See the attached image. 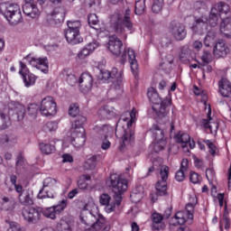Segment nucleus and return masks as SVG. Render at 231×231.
I'll return each instance as SVG.
<instances>
[{
	"label": "nucleus",
	"mask_w": 231,
	"mask_h": 231,
	"mask_svg": "<svg viewBox=\"0 0 231 231\" xmlns=\"http://www.w3.org/2000/svg\"><path fill=\"white\" fill-rule=\"evenodd\" d=\"M110 28L116 33H125V28L133 32V22L131 21V9H126L125 14L115 13L110 15Z\"/></svg>",
	"instance_id": "obj_1"
},
{
	"label": "nucleus",
	"mask_w": 231,
	"mask_h": 231,
	"mask_svg": "<svg viewBox=\"0 0 231 231\" xmlns=\"http://www.w3.org/2000/svg\"><path fill=\"white\" fill-rule=\"evenodd\" d=\"M0 14L5 17L11 26H17L19 23H23V14L19 5L14 3H1Z\"/></svg>",
	"instance_id": "obj_2"
},
{
	"label": "nucleus",
	"mask_w": 231,
	"mask_h": 231,
	"mask_svg": "<svg viewBox=\"0 0 231 231\" xmlns=\"http://www.w3.org/2000/svg\"><path fill=\"white\" fill-rule=\"evenodd\" d=\"M109 188L112 192H114V199L117 207H120L122 203V194L127 190V180L122 178L120 175L112 174L110 175Z\"/></svg>",
	"instance_id": "obj_3"
},
{
	"label": "nucleus",
	"mask_w": 231,
	"mask_h": 231,
	"mask_svg": "<svg viewBox=\"0 0 231 231\" xmlns=\"http://www.w3.org/2000/svg\"><path fill=\"white\" fill-rule=\"evenodd\" d=\"M124 77V71H118V69L113 68L111 71L109 70H100L98 76L99 80H107L108 82H113L112 89L122 93V80Z\"/></svg>",
	"instance_id": "obj_4"
},
{
	"label": "nucleus",
	"mask_w": 231,
	"mask_h": 231,
	"mask_svg": "<svg viewBox=\"0 0 231 231\" xmlns=\"http://www.w3.org/2000/svg\"><path fill=\"white\" fill-rule=\"evenodd\" d=\"M147 96L152 104H160L159 110H155L157 116L159 118H165V116H167V107L168 106H171L172 101L169 98H166L162 101V98H160L158 91H156L154 88H152L148 90Z\"/></svg>",
	"instance_id": "obj_5"
},
{
	"label": "nucleus",
	"mask_w": 231,
	"mask_h": 231,
	"mask_svg": "<svg viewBox=\"0 0 231 231\" xmlns=\"http://www.w3.org/2000/svg\"><path fill=\"white\" fill-rule=\"evenodd\" d=\"M230 12V7L225 2H219L214 4L211 7L208 17V25L211 28H216L219 24V17H221V14H226Z\"/></svg>",
	"instance_id": "obj_6"
},
{
	"label": "nucleus",
	"mask_w": 231,
	"mask_h": 231,
	"mask_svg": "<svg viewBox=\"0 0 231 231\" xmlns=\"http://www.w3.org/2000/svg\"><path fill=\"white\" fill-rule=\"evenodd\" d=\"M168 32L174 41H184L187 38V27L179 21H171L168 25Z\"/></svg>",
	"instance_id": "obj_7"
},
{
	"label": "nucleus",
	"mask_w": 231,
	"mask_h": 231,
	"mask_svg": "<svg viewBox=\"0 0 231 231\" xmlns=\"http://www.w3.org/2000/svg\"><path fill=\"white\" fill-rule=\"evenodd\" d=\"M161 180L155 183L156 196H169L167 191V180H169V167L162 166L160 169Z\"/></svg>",
	"instance_id": "obj_8"
},
{
	"label": "nucleus",
	"mask_w": 231,
	"mask_h": 231,
	"mask_svg": "<svg viewBox=\"0 0 231 231\" xmlns=\"http://www.w3.org/2000/svg\"><path fill=\"white\" fill-rule=\"evenodd\" d=\"M40 113L43 116H53L57 115V103L53 97H46L41 102Z\"/></svg>",
	"instance_id": "obj_9"
},
{
	"label": "nucleus",
	"mask_w": 231,
	"mask_h": 231,
	"mask_svg": "<svg viewBox=\"0 0 231 231\" xmlns=\"http://www.w3.org/2000/svg\"><path fill=\"white\" fill-rule=\"evenodd\" d=\"M208 26V16L201 15V16H195L194 22L191 26V30L194 33L198 35H203L205 32H207V28Z\"/></svg>",
	"instance_id": "obj_10"
},
{
	"label": "nucleus",
	"mask_w": 231,
	"mask_h": 231,
	"mask_svg": "<svg viewBox=\"0 0 231 231\" xmlns=\"http://www.w3.org/2000/svg\"><path fill=\"white\" fill-rule=\"evenodd\" d=\"M23 219L28 223H39L41 221V208H27L22 211Z\"/></svg>",
	"instance_id": "obj_11"
},
{
	"label": "nucleus",
	"mask_w": 231,
	"mask_h": 231,
	"mask_svg": "<svg viewBox=\"0 0 231 231\" xmlns=\"http://www.w3.org/2000/svg\"><path fill=\"white\" fill-rule=\"evenodd\" d=\"M127 55L128 60L131 65V70L133 73L138 69V61L136 60V52L133 49L125 50L122 54L121 64H125L127 62Z\"/></svg>",
	"instance_id": "obj_12"
},
{
	"label": "nucleus",
	"mask_w": 231,
	"mask_h": 231,
	"mask_svg": "<svg viewBox=\"0 0 231 231\" xmlns=\"http://www.w3.org/2000/svg\"><path fill=\"white\" fill-rule=\"evenodd\" d=\"M149 131L150 133H152L154 140L157 142V144H155V147H154L155 152H158V151H163L165 147H163V145H160V143H159V142H162L163 138H165V133L163 132V130L160 128L158 125H153Z\"/></svg>",
	"instance_id": "obj_13"
},
{
	"label": "nucleus",
	"mask_w": 231,
	"mask_h": 231,
	"mask_svg": "<svg viewBox=\"0 0 231 231\" xmlns=\"http://www.w3.org/2000/svg\"><path fill=\"white\" fill-rule=\"evenodd\" d=\"M25 59L29 61L31 66H33V68H37V69H41L42 73H48L49 69V63H48V58H30V56H26Z\"/></svg>",
	"instance_id": "obj_14"
},
{
	"label": "nucleus",
	"mask_w": 231,
	"mask_h": 231,
	"mask_svg": "<svg viewBox=\"0 0 231 231\" xmlns=\"http://www.w3.org/2000/svg\"><path fill=\"white\" fill-rule=\"evenodd\" d=\"M123 46L124 43L120 41V38L116 37V35H112L109 37L108 50L111 51V53H113V55L118 57L120 53H122Z\"/></svg>",
	"instance_id": "obj_15"
},
{
	"label": "nucleus",
	"mask_w": 231,
	"mask_h": 231,
	"mask_svg": "<svg viewBox=\"0 0 231 231\" xmlns=\"http://www.w3.org/2000/svg\"><path fill=\"white\" fill-rule=\"evenodd\" d=\"M33 0H25V4L23 5V12L28 17H32V19H35V17H39L41 12L37 5L32 3Z\"/></svg>",
	"instance_id": "obj_16"
},
{
	"label": "nucleus",
	"mask_w": 231,
	"mask_h": 231,
	"mask_svg": "<svg viewBox=\"0 0 231 231\" xmlns=\"http://www.w3.org/2000/svg\"><path fill=\"white\" fill-rule=\"evenodd\" d=\"M79 84L82 93H88L93 88V77L89 73H82L79 79Z\"/></svg>",
	"instance_id": "obj_17"
},
{
	"label": "nucleus",
	"mask_w": 231,
	"mask_h": 231,
	"mask_svg": "<svg viewBox=\"0 0 231 231\" xmlns=\"http://www.w3.org/2000/svg\"><path fill=\"white\" fill-rule=\"evenodd\" d=\"M91 226L87 231H109L110 227L106 226V217L102 215H97V218L94 224H88Z\"/></svg>",
	"instance_id": "obj_18"
},
{
	"label": "nucleus",
	"mask_w": 231,
	"mask_h": 231,
	"mask_svg": "<svg viewBox=\"0 0 231 231\" xmlns=\"http://www.w3.org/2000/svg\"><path fill=\"white\" fill-rule=\"evenodd\" d=\"M19 203L23 207H32L33 205V191L32 189H24L18 195Z\"/></svg>",
	"instance_id": "obj_19"
},
{
	"label": "nucleus",
	"mask_w": 231,
	"mask_h": 231,
	"mask_svg": "<svg viewBox=\"0 0 231 231\" xmlns=\"http://www.w3.org/2000/svg\"><path fill=\"white\" fill-rule=\"evenodd\" d=\"M99 203L100 205H104L106 207L105 210L108 214H110V212H115V208H116V200L111 203V196H109V194L106 193H103L99 197Z\"/></svg>",
	"instance_id": "obj_20"
},
{
	"label": "nucleus",
	"mask_w": 231,
	"mask_h": 231,
	"mask_svg": "<svg viewBox=\"0 0 231 231\" xmlns=\"http://www.w3.org/2000/svg\"><path fill=\"white\" fill-rule=\"evenodd\" d=\"M65 39L69 44H80L82 38L80 37V32L73 31L71 29H66L64 31Z\"/></svg>",
	"instance_id": "obj_21"
},
{
	"label": "nucleus",
	"mask_w": 231,
	"mask_h": 231,
	"mask_svg": "<svg viewBox=\"0 0 231 231\" xmlns=\"http://www.w3.org/2000/svg\"><path fill=\"white\" fill-rule=\"evenodd\" d=\"M97 115L101 120H111L116 116V112L115 107L106 105L98 110Z\"/></svg>",
	"instance_id": "obj_22"
},
{
	"label": "nucleus",
	"mask_w": 231,
	"mask_h": 231,
	"mask_svg": "<svg viewBox=\"0 0 231 231\" xmlns=\"http://www.w3.org/2000/svg\"><path fill=\"white\" fill-rule=\"evenodd\" d=\"M134 141V131L132 129L124 130V134L122 136L121 145L119 146V151H124L131 142Z\"/></svg>",
	"instance_id": "obj_23"
},
{
	"label": "nucleus",
	"mask_w": 231,
	"mask_h": 231,
	"mask_svg": "<svg viewBox=\"0 0 231 231\" xmlns=\"http://www.w3.org/2000/svg\"><path fill=\"white\" fill-rule=\"evenodd\" d=\"M219 93L225 98H231V84L226 79H222L218 82Z\"/></svg>",
	"instance_id": "obj_24"
},
{
	"label": "nucleus",
	"mask_w": 231,
	"mask_h": 231,
	"mask_svg": "<svg viewBox=\"0 0 231 231\" xmlns=\"http://www.w3.org/2000/svg\"><path fill=\"white\" fill-rule=\"evenodd\" d=\"M152 230L160 231L165 228V223H163V215L159 213H153L152 215Z\"/></svg>",
	"instance_id": "obj_25"
},
{
	"label": "nucleus",
	"mask_w": 231,
	"mask_h": 231,
	"mask_svg": "<svg viewBox=\"0 0 231 231\" xmlns=\"http://www.w3.org/2000/svg\"><path fill=\"white\" fill-rule=\"evenodd\" d=\"M228 51H230V50L226 47V44L223 40L218 41L213 48L214 55H217L218 57H226V55L228 54Z\"/></svg>",
	"instance_id": "obj_26"
},
{
	"label": "nucleus",
	"mask_w": 231,
	"mask_h": 231,
	"mask_svg": "<svg viewBox=\"0 0 231 231\" xmlns=\"http://www.w3.org/2000/svg\"><path fill=\"white\" fill-rule=\"evenodd\" d=\"M55 185H57V180L53 179V178H47L43 180V187L42 189L39 191L38 193V199H45V198H53V194H51V196L48 195V192H46V195H42V192H44V189H46V187H55Z\"/></svg>",
	"instance_id": "obj_27"
},
{
	"label": "nucleus",
	"mask_w": 231,
	"mask_h": 231,
	"mask_svg": "<svg viewBox=\"0 0 231 231\" xmlns=\"http://www.w3.org/2000/svg\"><path fill=\"white\" fill-rule=\"evenodd\" d=\"M9 109H11L12 111H14L19 122L24 119V115H26V109L24 108V106H23L22 104L16 103V102H11L9 106Z\"/></svg>",
	"instance_id": "obj_28"
},
{
	"label": "nucleus",
	"mask_w": 231,
	"mask_h": 231,
	"mask_svg": "<svg viewBox=\"0 0 231 231\" xmlns=\"http://www.w3.org/2000/svg\"><path fill=\"white\" fill-rule=\"evenodd\" d=\"M220 32L226 39H231V18L226 17L220 23Z\"/></svg>",
	"instance_id": "obj_29"
},
{
	"label": "nucleus",
	"mask_w": 231,
	"mask_h": 231,
	"mask_svg": "<svg viewBox=\"0 0 231 231\" xmlns=\"http://www.w3.org/2000/svg\"><path fill=\"white\" fill-rule=\"evenodd\" d=\"M65 15L64 7H57L52 13V19L56 24H60L64 23Z\"/></svg>",
	"instance_id": "obj_30"
},
{
	"label": "nucleus",
	"mask_w": 231,
	"mask_h": 231,
	"mask_svg": "<svg viewBox=\"0 0 231 231\" xmlns=\"http://www.w3.org/2000/svg\"><path fill=\"white\" fill-rule=\"evenodd\" d=\"M76 120L72 124V129H81V132H84V125L88 122V118L82 115L77 116Z\"/></svg>",
	"instance_id": "obj_31"
},
{
	"label": "nucleus",
	"mask_w": 231,
	"mask_h": 231,
	"mask_svg": "<svg viewBox=\"0 0 231 231\" xmlns=\"http://www.w3.org/2000/svg\"><path fill=\"white\" fill-rule=\"evenodd\" d=\"M174 138L177 143H182V147H185L187 143H190V135L189 134L179 132Z\"/></svg>",
	"instance_id": "obj_32"
},
{
	"label": "nucleus",
	"mask_w": 231,
	"mask_h": 231,
	"mask_svg": "<svg viewBox=\"0 0 231 231\" xmlns=\"http://www.w3.org/2000/svg\"><path fill=\"white\" fill-rule=\"evenodd\" d=\"M177 223H171L173 226H176L177 225H185L187 223V218L189 219V217L185 211H179L174 216Z\"/></svg>",
	"instance_id": "obj_33"
},
{
	"label": "nucleus",
	"mask_w": 231,
	"mask_h": 231,
	"mask_svg": "<svg viewBox=\"0 0 231 231\" xmlns=\"http://www.w3.org/2000/svg\"><path fill=\"white\" fill-rule=\"evenodd\" d=\"M11 125L12 121H10V117L5 113L0 112V131H5V129H8Z\"/></svg>",
	"instance_id": "obj_34"
},
{
	"label": "nucleus",
	"mask_w": 231,
	"mask_h": 231,
	"mask_svg": "<svg viewBox=\"0 0 231 231\" xmlns=\"http://www.w3.org/2000/svg\"><path fill=\"white\" fill-rule=\"evenodd\" d=\"M97 131H98L99 134L105 136V140H107L109 136L113 135V127L109 125H104L102 127H97Z\"/></svg>",
	"instance_id": "obj_35"
},
{
	"label": "nucleus",
	"mask_w": 231,
	"mask_h": 231,
	"mask_svg": "<svg viewBox=\"0 0 231 231\" xmlns=\"http://www.w3.org/2000/svg\"><path fill=\"white\" fill-rule=\"evenodd\" d=\"M55 214H56L55 209L53 208L52 206L46 208L45 209L41 208L40 217H42L43 215L44 217H48L49 219H55L57 217Z\"/></svg>",
	"instance_id": "obj_36"
},
{
	"label": "nucleus",
	"mask_w": 231,
	"mask_h": 231,
	"mask_svg": "<svg viewBox=\"0 0 231 231\" xmlns=\"http://www.w3.org/2000/svg\"><path fill=\"white\" fill-rule=\"evenodd\" d=\"M22 77L26 88L33 86V84H35V80H37V77H35V75L30 72H27V74H23Z\"/></svg>",
	"instance_id": "obj_37"
},
{
	"label": "nucleus",
	"mask_w": 231,
	"mask_h": 231,
	"mask_svg": "<svg viewBox=\"0 0 231 231\" xmlns=\"http://www.w3.org/2000/svg\"><path fill=\"white\" fill-rule=\"evenodd\" d=\"M216 44V34L212 32H208L204 39V45L206 48H212V46H215Z\"/></svg>",
	"instance_id": "obj_38"
},
{
	"label": "nucleus",
	"mask_w": 231,
	"mask_h": 231,
	"mask_svg": "<svg viewBox=\"0 0 231 231\" xmlns=\"http://www.w3.org/2000/svg\"><path fill=\"white\" fill-rule=\"evenodd\" d=\"M40 149L43 154H53L56 151L55 145L44 143H40Z\"/></svg>",
	"instance_id": "obj_39"
},
{
	"label": "nucleus",
	"mask_w": 231,
	"mask_h": 231,
	"mask_svg": "<svg viewBox=\"0 0 231 231\" xmlns=\"http://www.w3.org/2000/svg\"><path fill=\"white\" fill-rule=\"evenodd\" d=\"M89 180H91L90 175H81L78 180L79 189H80L81 190H86V189H88L87 181H89Z\"/></svg>",
	"instance_id": "obj_40"
},
{
	"label": "nucleus",
	"mask_w": 231,
	"mask_h": 231,
	"mask_svg": "<svg viewBox=\"0 0 231 231\" xmlns=\"http://www.w3.org/2000/svg\"><path fill=\"white\" fill-rule=\"evenodd\" d=\"M73 142L75 143V145H78V147H82L84 143H86V132L83 130V132H79L76 137H74Z\"/></svg>",
	"instance_id": "obj_41"
},
{
	"label": "nucleus",
	"mask_w": 231,
	"mask_h": 231,
	"mask_svg": "<svg viewBox=\"0 0 231 231\" xmlns=\"http://www.w3.org/2000/svg\"><path fill=\"white\" fill-rule=\"evenodd\" d=\"M66 207H68V199H62L58 205L52 206V208L54 209L55 214H60L61 212H64Z\"/></svg>",
	"instance_id": "obj_42"
},
{
	"label": "nucleus",
	"mask_w": 231,
	"mask_h": 231,
	"mask_svg": "<svg viewBox=\"0 0 231 231\" xmlns=\"http://www.w3.org/2000/svg\"><path fill=\"white\" fill-rule=\"evenodd\" d=\"M97 167V156L88 159L83 165L85 171H93Z\"/></svg>",
	"instance_id": "obj_43"
},
{
	"label": "nucleus",
	"mask_w": 231,
	"mask_h": 231,
	"mask_svg": "<svg viewBox=\"0 0 231 231\" xmlns=\"http://www.w3.org/2000/svg\"><path fill=\"white\" fill-rule=\"evenodd\" d=\"M88 23L89 24L90 28H93L94 30H98L97 26H98V16L95 14H90L88 18Z\"/></svg>",
	"instance_id": "obj_44"
},
{
	"label": "nucleus",
	"mask_w": 231,
	"mask_h": 231,
	"mask_svg": "<svg viewBox=\"0 0 231 231\" xmlns=\"http://www.w3.org/2000/svg\"><path fill=\"white\" fill-rule=\"evenodd\" d=\"M39 106L37 104H30L27 107V113L29 116H32V118H37V113H39Z\"/></svg>",
	"instance_id": "obj_45"
},
{
	"label": "nucleus",
	"mask_w": 231,
	"mask_h": 231,
	"mask_svg": "<svg viewBox=\"0 0 231 231\" xmlns=\"http://www.w3.org/2000/svg\"><path fill=\"white\" fill-rule=\"evenodd\" d=\"M135 14L142 15L145 12V0H138L135 2Z\"/></svg>",
	"instance_id": "obj_46"
},
{
	"label": "nucleus",
	"mask_w": 231,
	"mask_h": 231,
	"mask_svg": "<svg viewBox=\"0 0 231 231\" xmlns=\"http://www.w3.org/2000/svg\"><path fill=\"white\" fill-rule=\"evenodd\" d=\"M163 0H153V4L152 5V12H153V14H160V12L163 10Z\"/></svg>",
	"instance_id": "obj_47"
},
{
	"label": "nucleus",
	"mask_w": 231,
	"mask_h": 231,
	"mask_svg": "<svg viewBox=\"0 0 231 231\" xmlns=\"http://www.w3.org/2000/svg\"><path fill=\"white\" fill-rule=\"evenodd\" d=\"M68 29L72 30L74 32H80V26H82V23H80V21H68L67 22Z\"/></svg>",
	"instance_id": "obj_48"
},
{
	"label": "nucleus",
	"mask_w": 231,
	"mask_h": 231,
	"mask_svg": "<svg viewBox=\"0 0 231 231\" xmlns=\"http://www.w3.org/2000/svg\"><path fill=\"white\" fill-rule=\"evenodd\" d=\"M79 113H80L79 104H71L69 108V115L72 117H75L79 116Z\"/></svg>",
	"instance_id": "obj_49"
},
{
	"label": "nucleus",
	"mask_w": 231,
	"mask_h": 231,
	"mask_svg": "<svg viewBox=\"0 0 231 231\" xmlns=\"http://www.w3.org/2000/svg\"><path fill=\"white\" fill-rule=\"evenodd\" d=\"M58 231H71V226L66 220H60L57 225Z\"/></svg>",
	"instance_id": "obj_50"
},
{
	"label": "nucleus",
	"mask_w": 231,
	"mask_h": 231,
	"mask_svg": "<svg viewBox=\"0 0 231 231\" xmlns=\"http://www.w3.org/2000/svg\"><path fill=\"white\" fill-rule=\"evenodd\" d=\"M201 60L203 62V66L210 64V62H212V53L208 51H204L203 55L201 56Z\"/></svg>",
	"instance_id": "obj_51"
},
{
	"label": "nucleus",
	"mask_w": 231,
	"mask_h": 231,
	"mask_svg": "<svg viewBox=\"0 0 231 231\" xmlns=\"http://www.w3.org/2000/svg\"><path fill=\"white\" fill-rule=\"evenodd\" d=\"M210 115H212V111L209 110L208 113V119H202V125L205 127V129H210V131H212V127L213 125H210V120H212V117L210 116Z\"/></svg>",
	"instance_id": "obj_52"
},
{
	"label": "nucleus",
	"mask_w": 231,
	"mask_h": 231,
	"mask_svg": "<svg viewBox=\"0 0 231 231\" xmlns=\"http://www.w3.org/2000/svg\"><path fill=\"white\" fill-rule=\"evenodd\" d=\"M186 214L188 216V219H194V204L188 203L186 205Z\"/></svg>",
	"instance_id": "obj_53"
},
{
	"label": "nucleus",
	"mask_w": 231,
	"mask_h": 231,
	"mask_svg": "<svg viewBox=\"0 0 231 231\" xmlns=\"http://www.w3.org/2000/svg\"><path fill=\"white\" fill-rule=\"evenodd\" d=\"M209 149V152L211 155L216 156V152H217V147L214 143L210 142V140L204 141Z\"/></svg>",
	"instance_id": "obj_54"
},
{
	"label": "nucleus",
	"mask_w": 231,
	"mask_h": 231,
	"mask_svg": "<svg viewBox=\"0 0 231 231\" xmlns=\"http://www.w3.org/2000/svg\"><path fill=\"white\" fill-rule=\"evenodd\" d=\"M16 169L19 167H23L24 165V156L23 155V152H20L18 156L16 157Z\"/></svg>",
	"instance_id": "obj_55"
},
{
	"label": "nucleus",
	"mask_w": 231,
	"mask_h": 231,
	"mask_svg": "<svg viewBox=\"0 0 231 231\" xmlns=\"http://www.w3.org/2000/svg\"><path fill=\"white\" fill-rule=\"evenodd\" d=\"M175 180L177 181H183L185 180V170L180 169L175 175Z\"/></svg>",
	"instance_id": "obj_56"
},
{
	"label": "nucleus",
	"mask_w": 231,
	"mask_h": 231,
	"mask_svg": "<svg viewBox=\"0 0 231 231\" xmlns=\"http://www.w3.org/2000/svg\"><path fill=\"white\" fill-rule=\"evenodd\" d=\"M189 181L191 183H199V175L197 172L191 171L189 175Z\"/></svg>",
	"instance_id": "obj_57"
},
{
	"label": "nucleus",
	"mask_w": 231,
	"mask_h": 231,
	"mask_svg": "<svg viewBox=\"0 0 231 231\" xmlns=\"http://www.w3.org/2000/svg\"><path fill=\"white\" fill-rule=\"evenodd\" d=\"M45 127H46L47 131L51 132V131H57L58 125L55 122L50 121L46 124Z\"/></svg>",
	"instance_id": "obj_58"
},
{
	"label": "nucleus",
	"mask_w": 231,
	"mask_h": 231,
	"mask_svg": "<svg viewBox=\"0 0 231 231\" xmlns=\"http://www.w3.org/2000/svg\"><path fill=\"white\" fill-rule=\"evenodd\" d=\"M20 75H26L27 73H30V70L28 69V67H26V64L23 63V61H20Z\"/></svg>",
	"instance_id": "obj_59"
},
{
	"label": "nucleus",
	"mask_w": 231,
	"mask_h": 231,
	"mask_svg": "<svg viewBox=\"0 0 231 231\" xmlns=\"http://www.w3.org/2000/svg\"><path fill=\"white\" fill-rule=\"evenodd\" d=\"M91 52L87 49V47L83 48V50L78 54L79 59H86L88 55H89Z\"/></svg>",
	"instance_id": "obj_60"
},
{
	"label": "nucleus",
	"mask_w": 231,
	"mask_h": 231,
	"mask_svg": "<svg viewBox=\"0 0 231 231\" xmlns=\"http://www.w3.org/2000/svg\"><path fill=\"white\" fill-rule=\"evenodd\" d=\"M97 47L98 43H97V42H90L86 46V48L90 53H93V51H95V50H97Z\"/></svg>",
	"instance_id": "obj_61"
},
{
	"label": "nucleus",
	"mask_w": 231,
	"mask_h": 231,
	"mask_svg": "<svg viewBox=\"0 0 231 231\" xmlns=\"http://www.w3.org/2000/svg\"><path fill=\"white\" fill-rule=\"evenodd\" d=\"M10 228L12 231H25L24 227H22L19 224L17 223H11L10 224Z\"/></svg>",
	"instance_id": "obj_62"
},
{
	"label": "nucleus",
	"mask_w": 231,
	"mask_h": 231,
	"mask_svg": "<svg viewBox=\"0 0 231 231\" xmlns=\"http://www.w3.org/2000/svg\"><path fill=\"white\" fill-rule=\"evenodd\" d=\"M130 198L133 203H139V201L142 199V195L134 192L130 195Z\"/></svg>",
	"instance_id": "obj_63"
},
{
	"label": "nucleus",
	"mask_w": 231,
	"mask_h": 231,
	"mask_svg": "<svg viewBox=\"0 0 231 231\" xmlns=\"http://www.w3.org/2000/svg\"><path fill=\"white\" fill-rule=\"evenodd\" d=\"M67 82L69 86H75V84H77V78H75V75H69L67 78Z\"/></svg>",
	"instance_id": "obj_64"
}]
</instances>
